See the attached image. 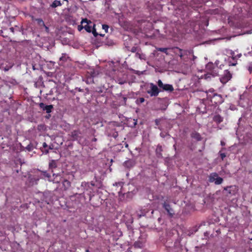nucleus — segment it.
I'll use <instances>...</instances> for the list:
<instances>
[{"label": "nucleus", "instance_id": "28", "mask_svg": "<svg viewBox=\"0 0 252 252\" xmlns=\"http://www.w3.org/2000/svg\"><path fill=\"white\" fill-rule=\"evenodd\" d=\"M10 31L13 33H14L15 31L20 32V28L18 26H15V27H11L10 29Z\"/></svg>", "mask_w": 252, "mask_h": 252}, {"label": "nucleus", "instance_id": "13", "mask_svg": "<svg viewBox=\"0 0 252 252\" xmlns=\"http://www.w3.org/2000/svg\"><path fill=\"white\" fill-rule=\"evenodd\" d=\"M80 131L78 130H75L71 132V136L73 140H78L80 139Z\"/></svg>", "mask_w": 252, "mask_h": 252}, {"label": "nucleus", "instance_id": "6", "mask_svg": "<svg viewBox=\"0 0 252 252\" xmlns=\"http://www.w3.org/2000/svg\"><path fill=\"white\" fill-rule=\"evenodd\" d=\"M150 90L147 91V93L150 95L151 96H157L158 95L160 91L158 87L153 83L150 84Z\"/></svg>", "mask_w": 252, "mask_h": 252}, {"label": "nucleus", "instance_id": "23", "mask_svg": "<svg viewBox=\"0 0 252 252\" xmlns=\"http://www.w3.org/2000/svg\"><path fill=\"white\" fill-rule=\"evenodd\" d=\"M216 67H217L218 71H219V69H224V65L223 64H220V61L217 60L215 62Z\"/></svg>", "mask_w": 252, "mask_h": 252}, {"label": "nucleus", "instance_id": "34", "mask_svg": "<svg viewBox=\"0 0 252 252\" xmlns=\"http://www.w3.org/2000/svg\"><path fill=\"white\" fill-rule=\"evenodd\" d=\"M102 29L105 31V32H108L109 26L107 25H102Z\"/></svg>", "mask_w": 252, "mask_h": 252}, {"label": "nucleus", "instance_id": "26", "mask_svg": "<svg viewBox=\"0 0 252 252\" xmlns=\"http://www.w3.org/2000/svg\"><path fill=\"white\" fill-rule=\"evenodd\" d=\"M228 61L229 66H235L237 64V61L236 60H229V58H228Z\"/></svg>", "mask_w": 252, "mask_h": 252}, {"label": "nucleus", "instance_id": "49", "mask_svg": "<svg viewBox=\"0 0 252 252\" xmlns=\"http://www.w3.org/2000/svg\"><path fill=\"white\" fill-rule=\"evenodd\" d=\"M85 252H90V251H89V250H86Z\"/></svg>", "mask_w": 252, "mask_h": 252}, {"label": "nucleus", "instance_id": "16", "mask_svg": "<svg viewBox=\"0 0 252 252\" xmlns=\"http://www.w3.org/2000/svg\"><path fill=\"white\" fill-rule=\"evenodd\" d=\"M162 151V146L160 145H158L156 150V153L157 157L158 158H162V155L161 153Z\"/></svg>", "mask_w": 252, "mask_h": 252}, {"label": "nucleus", "instance_id": "24", "mask_svg": "<svg viewBox=\"0 0 252 252\" xmlns=\"http://www.w3.org/2000/svg\"><path fill=\"white\" fill-rule=\"evenodd\" d=\"M223 179L218 175V177H217L214 183L216 185H220L223 182Z\"/></svg>", "mask_w": 252, "mask_h": 252}, {"label": "nucleus", "instance_id": "39", "mask_svg": "<svg viewBox=\"0 0 252 252\" xmlns=\"http://www.w3.org/2000/svg\"><path fill=\"white\" fill-rule=\"evenodd\" d=\"M83 29H84V25H81L78 26V30L79 31H81Z\"/></svg>", "mask_w": 252, "mask_h": 252}, {"label": "nucleus", "instance_id": "19", "mask_svg": "<svg viewBox=\"0 0 252 252\" xmlns=\"http://www.w3.org/2000/svg\"><path fill=\"white\" fill-rule=\"evenodd\" d=\"M213 120L217 124H220L223 121V118L220 115H217L214 116Z\"/></svg>", "mask_w": 252, "mask_h": 252}, {"label": "nucleus", "instance_id": "30", "mask_svg": "<svg viewBox=\"0 0 252 252\" xmlns=\"http://www.w3.org/2000/svg\"><path fill=\"white\" fill-rule=\"evenodd\" d=\"M42 174L44 177L47 178L48 180L49 181H50L51 176H50V174L47 173L46 171H43Z\"/></svg>", "mask_w": 252, "mask_h": 252}, {"label": "nucleus", "instance_id": "3", "mask_svg": "<svg viewBox=\"0 0 252 252\" xmlns=\"http://www.w3.org/2000/svg\"><path fill=\"white\" fill-rule=\"evenodd\" d=\"M171 50L176 55L179 56L182 60L184 59V57L187 56L189 53L188 50H183L178 47H173L171 48Z\"/></svg>", "mask_w": 252, "mask_h": 252}, {"label": "nucleus", "instance_id": "35", "mask_svg": "<svg viewBox=\"0 0 252 252\" xmlns=\"http://www.w3.org/2000/svg\"><path fill=\"white\" fill-rule=\"evenodd\" d=\"M219 154L221 159L223 160L224 158L226 157V154L225 153H221V151L219 152Z\"/></svg>", "mask_w": 252, "mask_h": 252}, {"label": "nucleus", "instance_id": "31", "mask_svg": "<svg viewBox=\"0 0 252 252\" xmlns=\"http://www.w3.org/2000/svg\"><path fill=\"white\" fill-rule=\"evenodd\" d=\"M36 21H37V22L38 23V24L39 26H45L44 22V21H43V20L42 19H40V18L37 19Z\"/></svg>", "mask_w": 252, "mask_h": 252}, {"label": "nucleus", "instance_id": "21", "mask_svg": "<svg viewBox=\"0 0 252 252\" xmlns=\"http://www.w3.org/2000/svg\"><path fill=\"white\" fill-rule=\"evenodd\" d=\"M136 248H142L144 246V244L140 241H136L133 245Z\"/></svg>", "mask_w": 252, "mask_h": 252}, {"label": "nucleus", "instance_id": "50", "mask_svg": "<svg viewBox=\"0 0 252 252\" xmlns=\"http://www.w3.org/2000/svg\"><path fill=\"white\" fill-rule=\"evenodd\" d=\"M119 83H120V84H124V83H123V82H120Z\"/></svg>", "mask_w": 252, "mask_h": 252}, {"label": "nucleus", "instance_id": "17", "mask_svg": "<svg viewBox=\"0 0 252 252\" xmlns=\"http://www.w3.org/2000/svg\"><path fill=\"white\" fill-rule=\"evenodd\" d=\"M217 177H218V174L217 173L213 172L211 173L209 176V182L210 183L214 182Z\"/></svg>", "mask_w": 252, "mask_h": 252}, {"label": "nucleus", "instance_id": "9", "mask_svg": "<svg viewBox=\"0 0 252 252\" xmlns=\"http://www.w3.org/2000/svg\"><path fill=\"white\" fill-rule=\"evenodd\" d=\"M162 206L166 211L169 216L170 218L173 217L175 214V212L173 209L171 207L170 205L168 203L164 202Z\"/></svg>", "mask_w": 252, "mask_h": 252}, {"label": "nucleus", "instance_id": "18", "mask_svg": "<svg viewBox=\"0 0 252 252\" xmlns=\"http://www.w3.org/2000/svg\"><path fill=\"white\" fill-rule=\"evenodd\" d=\"M201 1H199L198 0H192L190 5L192 8H195L198 7L199 5L201 4Z\"/></svg>", "mask_w": 252, "mask_h": 252}, {"label": "nucleus", "instance_id": "25", "mask_svg": "<svg viewBox=\"0 0 252 252\" xmlns=\"http://www.w3.org/2000/svg\"><path fill=\"white\" fill-rule=\"evenodd\" d=\"M68 58V56L65 53H63L62 56L60 58V61L65 62L67 61V59Z\"/></svg>", "mask_w": 252, "mask_h": 252}, {"label": "nucleus", "instance_id": "45", "mask_svg": "<svg viewBox=\"0 0 252 252\" xmlns=\"http://www.w3.org/2000/svg\"><path fill=\"white\" fill-rule=\"evenodd\" d=\"M220 144H221V146H224L225 145V143L224 141H220Z\"/></svg>", "mask_w": 252, "mask_h": 252}, {"label": "nucleus", "instance_id": "11", "mask_svg": "<svg viewBox=\"0 0 252 252\" xmlns=\"http://www.w3.org/2000/svg\"><path fill=\"white\" fill-rule=\"evenodd\" d=\"M95 75V72L94 70L91 71L89 74L86 75V82L88 84H91L94 83V78Z\"/></svg>", "mask_w": 252, "mask_h": 252}, {"label": "nucleus", "instance_id": "2", "mask_svg": "<svg viewBox=\"0 0 252 252\" xmlns=\"http://www.w3.org/2000/svg\"><path fill=\"white\" fill-rule=\"evenodd\" d=\"M238 189L236 186H230L223 188V193L228 197L235 195L238 192Z\"/></svg>", "mask_w": 252, "mask_h": 252}, {"label": "nucleus", "instance_id": "38", "mask_svg": "<svg viewBox=\"0 0 252 252\" xmlns=\"http://www.w3.org/2000/svg\"><path fill=\"white\" fill-rule=\"evenodd\" d=\"M142 54H141L140 53H138V52L136 53L135 57L136 58H138L140 59H142Z\"/></svg>", "mask_w": 252, "mask_h": 252}, {"label": "nucleus", "instance_id": "10", "mask_svg": "<svg viewBox=\"0 0 252 252\" xmlns=\"http://www.w3.org/2000/svg\"><path fill=\"white\" fill-rule=\"evenodd\" d=\"M231 74L227 69L224 70V73L220 78V82L223 83H226L231 78Z\"/></svg>", "mask_w": 252, "mask_h": 252}, {"label": "nucleus", "instance_id": "14", "mask_svg": "<svg viewBox=\"0 0 252 252\" xmlns=\"http://www.w3.org/2000/svg\"><path fill=\"white\" fill-rule=\"evenodd\" d=\"M135 164V162L133 159H129L124 162V165L127 168H131L132 167L134 166Z\"/></svg>", "mask_w": 252, "mask_h": 252}, {"label": "nucleus", "instance_id": "37", "mask_svg": "<svg viewBox=\"0 0 252 252\" xmlns=\"http://www.w3.org/2000/svg\"><path fill=\"white\" fill-rule=\"evenodd\" d=\"M137 47H132L130 50V51L132 53H135L137 51Z\"/></svg>", "mask_w": 252, "mask_h": 252}, {"label": "nucleus", "instance_id": "4", "mask_svg": "<svg viewBox=\"0 0 252 252\" xmlns=\"http://www.w3.org/2000/svg\"><path fill=\"white\" fill-rule=\"evenodd\" d=\"M81 24L84 25V29L88 32H91L93 28L95 27V24L87 18L82 19Z\"/></svg>", "mask_w": 252, "mask_h": 252}, {"label": "nucleus", "instance_id": "48", "mask_svg": "<svg viewBox=\"0 0 252 252\" xmlns=\"http://www.w3.org/2000/svg\"><path fill=\"white\" fill-rule=\"evenodd\" d=\"M97 140L96 138H94L92 140L93 141L95 142Z\"/></svg>", "mask_w": 252, "mask_h": 252}, {"label": "nucleus", "instance_id": "32", "mask_svg": "<svg viewBox=\"0 0 252 252\" xmlns=\"http://www.w3.org/2000/svg\"><path fill=\"white\" fill-rule=\"evenodd\" d=\"M64 186H66L67 187L70 186V182L67 180H64L63 183Z\"/></svg>", "mask_w": 252, "mask_h": 252}, {"label": "nucleus", "instance_id": "33", "mask_svg": "<svg viewBox=\"0 0 252 252\" xmlns=\"http://www.w3.org/2000/svg\"><path fill=\"white\" fill-rule=\"evenodd\" d=\"M94 36V37H97L98 35V33L96 32V29H95V27H94L93 29L92 30V32Z\"/></svg>", "mask_w": 252, "mask_h": 252}, {"label": "nucleus", "instance_id": "5", "mask_svg": "<svg viewBox=\"0 0 252 252\" xmlns=\"http://www.w3.org/2000/svg\"><path fill=\"white\" fill-rule=\"evenodd\" d=\"M208 97L210 98L211 102L215 105L221 104L223 102L221 95L216 93H214L212 96L208 94Z\"/></svg>", "mask_w": 252, "mask_h": 252}, {"label": "nucleus", "instance_id": "27", "mask_svg": "<svg viewBox=\"0 0 252 252\" xmlns=\"http://www.w3.org/2000/svg\"><path fill=\"white\" fill-rule=\"evenodd\" d=\"M169 49V48H157V50L158 51H160V52H163V53H165L166 55H168V53L167 52V50Z\"/></svg>", "mask_w": 252, "mask_h": 252}, {"label": "nucleus", "instance_id": "47", "mask_svg": "<svg viewBox=\"0 0 252 252\" xmlns=\"http://www.w3.org/2000/svg\"><path fill=\"white\" fill-rule=\"evenodd\" d=\"M155 122H156L157 125H158V119H156V121H155Z\"/></svg>", "mask_w": 252, "mask_h": 252}, {"label": "nucleus", "instance_id": "8", "mask_svg": "<svg viewBox=\"0 0 252 252\" xmlns=\"http://www.w3.org/2000/svg\"><path fill=\"white\" fill-rule=\"evenodd\" d=\"M157 83L159 88L162 89L163 91L171 92L174 90L173 87L172 85L164 84L161 80H158Z\"/></svg>", "mask_w": 252, "mask_h": 252}, {"label": "nucleus", "instance_id": "1", "mask_svg": "<svg viewBox=\"0 0 252 252\" xmlns=\"http://www.w3.org/2000/svg\"><path fill=\"white\" fill-rule=\"evenodd\" d=\"M206 69L207 71V73L204 75L206 79H210L211 76L215 77L219 75V71H218L217 67L212 63L210 62L206 64Z\"/></svg>", "mask_w": 252, "mask_h": 252}, {"label": "nucleus", "instance_id": "29", "mask_svg": "<svg viewBox=\"0 0 252 252\" xmlns=\"http://www.w3.org/2000/svg\"><path fill=\"white\" fill-rule=\"evenodd\" d=\"M230 57H229V60H236L237 61V60L238 59V58H233V57L236 56V55L234 51H231L230 52Z\"/></svg>", "mask_w": 252, "mask_h": 252}, {"label": "nucleus", "instance_id": "36", "mask_svg": "<svg viewBox=\"0 0 252 252\" xmlns=\"http://www.w3.org/2000/svg\"><path fill=\"white\" fill-rule=\"evenodd\" d=\"M145 101V99L143 97H140L137 100L138 103H142L144 102Z\"/></svg>", "mask_w": 252, "mask_h": 252}, {"label": "nucleus", "instance_id": "46", "mask_svg": "<svg viewBox=\"0 0 252 252\" xmlns=\"http://www.w3.org/2000/svg\"><path fill=\"white\" fill-rule=\"evenodd\" d=\"M46 154H48L49 153L48 150H45L44 152Z\"/></svg>", "mask_w": 252, "mask_h": 252}, {"label": "nucleus", "instance_id": "20", "mask_svg": "<svg viewBox=\"0 0 252 252\" xmlns=\"http://www.w3.org/2000/svg\"><path fill=\"white\" fill-rule=\"evenodd\" d=\"M61 5H62L61 1L60 0H55L50 4V6L52 8H56Z\"/></svg>", "mask_w": 252, "mask_h": 252}, {"label": "nucleus", "instance_id": "43", "mask_svg": "<svg viewBox=\"0 0 252 252\" xmlns=\"http://www.w3.org/2000/svg\"><path fill=\"white\" fill-rule=\"evenodd\" d=\"M47 147H48V145H47V144H46V142H44V143H43V148H47Z\"/></svg>", "mask_w": 252, "mask_h": 252}, {"label": "nucleus", "instance_id": "42", "mask_svg": "<svg viewBox=\"0 0 252 252\" xmlns=\"http://www.w3.org/2000/svg\"><path fill=\"white\" fill-rule=\"evenodd\" d=\"M11 67H7V66H6V67H5L4 68V69H4V70L5 71H8V70L9 69V68H11Z\"/></svg>", "mask_w": 252, "mask_h": 252}, {"label": "nucleus", "instance_id": "22", "mask_svg": "<svg viewBox=\"0 0 252 252\" xmlns=\"http://www.w3.org/2000/svg\"><path fill=\"white\" fill-rule=\"evenodd\" d=\"M49 168L52 169L57 167V162L55 160H52L49 162Z\"/></svg>", "mask_w": 252, "mask_h": 252}, {"label": "nucleus", "instance_id": "41", "mask_svg": "<svg viewBox=\"0 0 252 252\" xmlns=\"http://www.w3.org/2000/svg\"><path fill=\"white\" fill-rule=\"evenodd\" d=\"M43 27L45 28V31L47 32H48L49 31V28L48 27H47L45 25V26H43Z\"/></svg>", "mask_w": 252, "mask_h": 252}, {"label": "nucleus", "instance_id": "15", "mask_svg": "<svg viewBox=\"0 0 252 252\" xmlns=\"http://www.w3.org/2000/svg\"><path fill=\"white\" fill-rule=\"evenodd\" d=\"M191 137L196 140L198 141H201L202 140V137L200 133L196 131L192 132L191 133Z\"/></svg>", "mask_w": 252, "mask_h": 252}, {"label": "nucleus", "instance_id": "40", "mask_svg": "<svg viewBox=\"0 0 252 252\" xmlns=\"http://www.w3.org/2000/svg\"><path fill=\"white\" fill-rule=\"evenodd\" d=\"M242 56V54L240 53V54H238L236 55V56H235V57L234 56L233 58H238V59H239Z\"/></svg>", "mask_w": 252, "mask_h": 252}, {"label": "nucleus", "instance_id": "12", "mask_svg": "<svg viewBox=\"0 0 252 252\" xmlns=\"http://www.w3.org/2000/svg\"><path fill=\"white\" fill-rule=\"evenodd\" d=\"M39 107L44 111H46L47 113H50L53 109V105H46L44 103L40 102L39 104Z\"/></svg>", "mask_w": 252, "mask_h": 252}, {"label": "nucleus", "instance_id": "44", "mask_svg": "<svg viewBox=\"0 0 252 252\" xmlns=\"http://www.w3.org/2000/svg\"><path fill=\"white\" fill-rule=\"evenodd\" d=\"M214 90L213 89H210L208 90V92H207V93H214Z\"/></svg>", "mask_w": 252, "mask_h": 252}, {"label": "nucleus", "instance_id": "7", "mask_svg": "<svg viewBox=\"0 0 252 252\" xmlns=\"http://www.w3.org/2000/svg\"><path fill=\"white\" fill-rule=\"evenodd\" d=\"M243 60L244 62L248 63V70L250 73H251L252 72V57L251 53H249L248 55H245Z\"/></svg>", "mask_w": 252, "mask_h": 252}]
</instances>
